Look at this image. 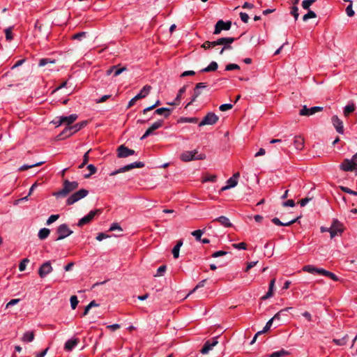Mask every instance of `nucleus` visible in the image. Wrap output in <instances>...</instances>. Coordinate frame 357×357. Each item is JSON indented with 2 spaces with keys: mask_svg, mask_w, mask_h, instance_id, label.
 Masks as SVG:
<instances>
[{
  "mask_svg": "<svg viewBox=\"0 0 357 357\" xmlns=\"http://www.w3.org/2000/svg\"><path fill=\"white\" fill-rule=\"evenodd\" d=\"M316 17H317L316 13L314 11L309 10L307 13H306L305 15H303V20L305 22V21L308 20L309 19L315 18Z\"/></svg>",
  "mask_w": 357,
  "mask_h": 357,
  "instance_id": "nucleus-41",
  "label": "nucleus"
},
{
  "mask_svg": "<svg viewBox=\"0 0 357 357\" xmlns=\"http://www.w3.org/2000/svg\"><path fill=\"white\" fill-rule=\"evenodd\" d=\"M86 125V121H82L79 123H77L73 126H71V130L72 132L74 133L77 132V131L80 130L82 128H84Z\"/></svg>",
  "mask_w": 357,
  "mask_h": 357,
  "instance_id": "nucleus-32",
  "label": "nucleus"
},
{
  "mask_svg": "<svg viewBox=\"0 0 357 357\" xmlns=\"http://www.w3.org/2000/svg\"><path fill=\"white\" fill-rule=\"evenodd\" d=\"M50 230L47 228L40 229L38 231V236L40 240H45L50 235Z\"/></svg>",
  "mask_w": 357,
  "mask_h": 357,
  "instance_id": "nucleus-30",
  "label": "nucleus"
},
{
  "mask_svg": "<svg viewBox=\"0 0 357 357\" xmlns=\"http://www.w3.org/2000/svg\"><path fill=\"white\" fill-rule=\"evenodd\" d=\"M53 271L52 266L50 261H45L41 264L38 269V275L40 278L46 277Z\"/></svg>",
  "mask_w": 357,
  "mask_h": 357,
  "instance_id": "nucleus-12",
  "label": "nucleus"
},
{
  "mask_svg": "<svg viewBox=\"0 0 357 357\" xmlns=\"http://www.w3.org/2000/svg\"><path fill=\"white\" fill-rule=\"evenodd\" d=\"M328 229L331 230V238H333L337 234H341L343 232L344 228L342 224L335 219Z\"/></svg>",
  "mask_w": 357,
  "mask_h": 357,
  "instance_id": "nucleus-8",
  "label": "nucleus"
},
{
  "mask_svg": "<svg viewBox=\"0 0 357 357\" xmlns=\"http://www.w3.org/2000/svg\"><path fill=\"white\" fill-rule=\"evenodd\" d=\"M78 185L79 183L77 181H70L68 180H65L63 183V188L60 190L53 192L52 195L56 198L65 197L70 192L77 189Z\"/></svg>",
  "mask_w": 357,
  "mask_h": 357,
  "instance_id": "nucleus-1",
  "label": "nucleus"
},
{
  "mask_svg": "<svg viewBox=\"0 0 357 357\" xmlns=\"http://www.w3.org/2000/svg\"><path fill=\"white\" fill-rule=\"evenodd\" d=\"M356 109V106L354 102L349 103L346 105L344 108V114L345 116H348L349 114L353 112Z\"/></svg>",
  "mask_w": 357,
  "mask_h": 357,
  "instance_id": "nucleus-33",
  "label": "nucleus"
},
{
  "mask_svg": "<svg viewBox=\"0 0 357 357\" xmlns=\"http://www.w3.org/2000/svg\"><path fill=\"white\" fill-rule=\"evenodd\" d=\"M29 262L28 259H24L19 264V270L20 271H24L26 268V264Z\"/></svg>",
  "mask_w": 357,
  "mask_h": 357,
  "instance_id": "nucleus-55",
  "label": "nucleus"
},
{
  "mask_svg": "<svg viewBox=\"0 0 357 357\" xmlns=\"http://www.w3.org/2000/svg\"><path fill=\"white\" fill-rule=\"evenodd\" d=\"M135 153V151L134 150L130 149L124 145H121L117 149V156L121 158H127Z\"/></svg>",
  "mask_w": 357,
  "mask_h": 357,
  "instance_id": "nucleus-13",
  "label": "nucleus"
},
{
  "mask_svg": "<svg viewBox=\"0 0 357 357\" xmlns=\"http://www.w3.org/2000/svg\"><path fill=\"white\" fill-rule=\"evenodd\" d=\"M87 169L89 170L90 172L89 174L85 175V178H89L92 174H94L97 171L96 167L92 164L89 165L87 166Z\"/></svg>",
  "mask_w": 357,
  "mask_h": 357,
  "instance_id": "nucleus-46",
  "label": "nucleus"
},
{
  "mask_svg": "<svg viewBox=\"0 0 357 357\" xmlns=\"http://www.w3.org/2000/svg\"><path fill=\"white\" fill-rule=\"evenodd\" d=\"M232 246L238 250H246V244L243 242L239 243H234L232 245Z\"/></svg>",
  "mask_w": 357,
  "mask_h": 357,
  "instance_id": "nucleus-60",
  "label": "nucleus"
},
{
  "mask_svg": "<svg viewBox=\"0 0 357 357\" xmlns=\"http://www.w3.org/2000/svg\"><path fill=\"white\" fill-rule=\"evenodd\" d=\"M350 4L346 8V13L349 17H353L355 14L354 10L352 8V2L349 1Z\"/></svg>",
  "mask_w": 357,
  "mask_h": 357,
  "instance_id": "nucleus-47",
  "label": "nucleus"
},
{
  "mask_svg": "<svg viewBox=\"0 0 357 357\" xmlns=\"http://www.w3.org/2000/svg\"><path fill=\"white\" fill-rule=\"evenodd\" d=\"M185 91H186V86H183V87H181L178 92V94L175 98V101H180L182 95L185 92Z\"/></svg>",
  "mask_w": 357,
  "mask_h": 357,
  "instance_id": "nucleus-52",
  "label": "nucleus"
},
{
  "mask_svg": "<svg viewBox=\"0 0 357 357\" xmlns=\"http://www.w3.org/2000/svg\"><path fill=\"white\" fill-rule=\"evenodd\" d=\"M77 115L75 114H70L68 116H59V123H64L67 126H71V124L77 119Z\"/></svg>",
  "mask_w": 357,
  "mask_h": 357,
  "instance_id": "nucleus-17",
  "label": "nucleus"
},
{
  "mask_svg": "<svg viewBox=\"0 0 357 357\" xmlns=\"http://www.w3.org/2000/svg\"><path fill=\"white\" fill-rule=\"evenodd\" d=\"M216 45H215V41H206L203 43L202 47L206 50V49H209V48H213Z\"/></svg>",
  "mask_w": 357,
  "mask_h": 357,
  "instance_id": "nucleus-50",
  "label": "nucleus"
},
{
  "mask_svg": "<svg viewBox=\"0 0 357 357\" xmlns=\"http://www.w3.org/2000/svg\"><path fill=\"white\" fill-rule=\"evenodd\" d=\"M72 310H75L79 303L76 296H72L70 299Z\"/></svg>",
  "mask_w": 357,
  "mask_h": 357,
  "instance_id": "nucleus-45",
  "label": "nucleus"
},
{
  "mask_svg": "<svg viewBox=\"0 0 357 357\" xmlns=\"http://www.w3.org/2000/svg\"><path fill=\"white\" fill-rule=\"evenodd\" d=\"M89 191L85 189H81L71 195L66 200L67 205H72L82 198L86 197Z\"/></svg>",
  "mask_w": 357,
  "mask_h": 357,
  "instance_id": "nucleus-4",
  "label": "nucleus"
},
{
  "mask_svg": "<svg viewBox=\"0 0 357 357\" xmlns=\"http://www.w3.org/2000/svg\"><path fill=\"white\" fill-rule=\"evenodd\" d=\"M294 144L297 150H301L304 146V140L301 137L296 136L294 138Z\"/></svg>",
  "mask_w": 357,
  "mask_h": 357,
  "instance_id": "nucleus-26",
  "label": "nucleus"
},
{
  "mask_svg": "<svg viewBox=\"0 0 357 357\" xmlns=\"http://www.w3.org/2000/svg\"><path fill=\"white\" fill-rule=\"evenodd\" d=\"M275 279L273 278L271 280V282L269 283L268 292L264 296H263L261 297L262 300H266L273 296V291H274V288H275Z\"/></svg>",
  "mask_w": 357,
  "mask_h": 357,
  "instance_id": "nucleus-21",
  "label": "nucleus"
},
{
  "mask_svg": "<svg viewBox=\"0 0 357 357\" xmlns=\"http://www.w3.org/2000/svg\"><path fill=\"white\" fill-rule=\"evenodd\" d=\"M56 234L58 236L54 238V240L60 241L69 236L73 234V231L69 229L66 224H62L57 227Z\"/></svg>",
  "mask_w": 357,
  "mask_h": 357,
  "instance_id": "nucleus-5",
  "label": "nucleus"
},
{
  "mask_svg": "<svg viewBox=\"0 0 357 357\" xmlns=\"http://www.w3.org/2000/svg\"><path fill=\"white\" fill-rule=\"evenodd\" d=\"M162 124H163V120H158L155 122H154L151 126V130H153V131L161 128L162 126Z\"/></svg>",
  "mask_w": 357,
  "mask_h": 357,
  "instance_id": "nucleus-44",
  "label": "nucleus"
},
{
  "mask_svg": "<svg viewBox=\"0 0 357 357\" xmlns=\"http://www.w3.org/2000/svg\"><path fill=\"white\" fill-rule=\"evenodd\" d=\"M270 143L271 144H275V143L280 144V149L283 151H285L288 147L290 146L291 142L287 139H273L270 141Z\"/></svg>",
  "mask_w": 357,
  "mask_h": 357,
  "instance_id": "nucleus-19",
  "label": "nucleus"
},
{
  "mask_svg": "<svg viewBox=\"0 0 357 357\" xmlns=\"http://www.w3.org/2000/svg\"><path fill=\"white\" fill-rule=\"evenodd\" d=\"M79 342V340L78 338H73L68 340L64 345V349L68 351H72L75 346Z\"/></svg>",
  "mask_w": 357,
  "mask_h": 357,
  "instance_id": "nucleus-20",
  "label": "nucleus"
},
{
  "mask_svg": "<svg viewBox=\"0 0 357 357\" xmlns=\"http://www.w3.org/2000/svg\"><path fill=\"white\" fill-rule=\"evenodd\" d=\"M289 354V351L281 349L280 351H275L269 355V357H283Z\"/></svg>",
  "mask_w": 357,
  "mask_h": 357,
  "instance_id": "nucleus-35",
  "label": "nucleus"
},
{
  "mask_svg": "<svg viewBox=\"0 0 357 357\" xmlns=\"http://www.w3.org/2000/svg\"><path fill=\"white\" fill-rule=\"evenodd\" d=\"M218 222L221 225L225 227H230L232 226V224L231 223L230 220L226 216H220L218 218H216L213 220V222Z\"/></svg>",
  "mask_w": 357,
  "mask_h": 357,
  "instance_id": "nucleus-22",
  "label": "nucleus"
},
{
  "mask_svg": "<svg viewBox=\"0 0 357 357\" xmlns=\"http://www.w3.org/2000/svg\"><path fill=\"white\" fill-rule=\"evenodd\" d=\"M324 276H327V277L330 278L333 281H337L338 280L337 276L336 275H335L333 273L330 272L328 271H326V274H325Z\"/></svg>",
  "mask_w": 357,
  "mask_h": 357,
  "instance_id": "nucleus-62",
  "label": "nucleus"
},
{
  "mask_svg": "<svg viewBox=\"0 0 357 357\" xmlns=\"http://www.w3.org/2000/svg\"><path fill=\"white\" fill-rule=\"evenodd\" d=\"M34 337L35 335L33 331H28L23 335L22 337V341L24 342H31L33 340Z\"/></svg>",
  "mask_w": 357,
  "mask_h": 357,
  "instance_id": "nucleus-29",
  "label": "nucleus"
},
{
  "mask_svg": "<svg viewBox=\"0 0 357 357\" xmlns=\"http://www.w3.org/2000/svg\"><path fill=\"white\" fill-rule=\"evenodd\" d=\"M331 120L333 125L335 128L336 131L340 134H342L344 132L342 121L340 120L337 116H333Z\"/></svg>",
  "mask_w": 357,
  "mask_h": 357,
  "instance_id": "nucleus-18",
  "label": "nucleus"
},
{
  "mask_svg": "<svg viewBox=\"0 0 357 357\" xmlns=\"http://www.w3.org/2000/svg\"><path fill=\"white\" fill-rule=\"evenodd\" d=\"M340 169L344 172L357 170V154H354L351 159H344L340 165Z\"/></svg>",
  "mask_w": 357,
  "mask_h": 357,
  "instance_id": "nucleus-3",
  "label": "nucleus"
},
{
  "mask_svg": "<svg viewBox=\"0 0 357 357\" xmlns=\"http://www.w3.org/2000/svg\"><path fill=\"white\" fill-rule=\"evenodd\" d=\"M219 118L213 112H208L200 121L199 126L202 127L205 125H214L217 123Z\"/></svg>",
  "mask_w": 357,
  "mask_h": 357,
  "instance_id": "nucleus-9",
  "label": "nucleus"
},
{
  "mask_svg": "<svg viewBox=\"0 0 357 357\" xmlns=\"http://www.w3.org/2000/svg\"><path fill=\"white\" fill-rule=\"evenodd\" d=\"M279 320L280 319V314H275V316L271 318L266 324V326L264 327V332H268L270 329V328L271 327L274 321L275 320Z\"/></svg>",
  "mask_w": 357,
  "mask_h": 357,
  "instance_id": "nucleus-31",
  "label": "nucleus"
},
{
  "mask_svg": "<svg viewBox=\"0 0 357 357\" xmlns=\"http://www.w3.org/2000/svg\"><path fill=\"white\" fill-rule=\"evenodd\" d=\"M303 271L314 274L316 273L317 267H314L312 265H306L303 268Z\"/></svg>",
  "mask_w": 357,
  "mask_h": 357,
  "instance_id": "nucleus-42",
  "label": "nucleus"
},
{
  "mask_svg": "<svg viewBox=\"0 0 357 357\" xmlns=\"http://www.w3.org/2000/svg\"><path fill=\"white\" fill-rule=\"evenodd\" d=\"M204 229H197L193 231L191 234L195 238L196 241H200L202 234L204 233Z\"/></svg>",
  "mask_w": 357,
  "mask_h": 357,
  "instance_id": "nucleus-37",
  "label": "nucleus"
},
{
  "mask_svg": "<svg viewBox=\"0 0 357 357\" xmlns=\"http://www.w3.org/2000/svg\"><path fill=\"white\" fill-rule=\"evenodd\" d=\"M240 17H241V20L244 22V23H248V20H249V16L246 13H240Z\"/></svg>",
  "mask_w": 357,
  "mask_h": 357,
  "instance_id": "nucleus-63",
  "label": "nucleus"
},
{
  "mask_svg": "<svg viewBox=\"0 0 357 357\" xmlns=\"http://www.w3.org/2000/svg\"><path fill=\"white\" fill-rule=\"evenodd\" d=\"M151 87L149 85L144 86L139 93L135 96V99L139 100L145 98L150 92Z\"/></svg>",
  "mask_w": 357,
  "mask_h": 357,
  "instance_id": "nucleus-24",
  "label": "nucleus"
},
{
  "mask_svg": "<svg viewBox=\"0 0 357 357\" xmlns=\"http://www.w3.org/2000/svg\"><path fill=\"white\" fill-rule=\"evenodd\" d=\"M298 219V218H294V219H293L290 221L286 222H281L279 218H273L271 220V221L273 223H274L275 225H276L278 226H290L292 224L295 223Z\"/></svg>",
  "mask_w": 357,
  "mask_h": 357,
  "instance_id": "nucleus-23",
  "label": "nucleus"
},
{
  "mask_svg": "<svg viewBox=\"0 0 357 357\" xmlns=\"http://www.w3.org/2000/svg\"><path fill=\"white\" fill-rule=\"evenodd\" d=\"M291 14L294 16L295 20H298L299 13H298V8L297 6H294L291 8Z\"/></svg>",
  "mask_w": 357,
  "mask_h": 357,
  "instance_id": "nucleus-56",
  "label": "nucleus"
},
{
  "mask_svg": "<svg viewBox=\"0 0 357 357\" xmlns=\"http://www.w3.org/2000/svg\"><path fill=\"white\" fill-rule=\"evenodd\" d=\"M316 0H303L302 7L305 10H309L310 6L315 2Z\"/></svg>",
  "mask_w": 357,
  "mask_h": 357,
  "instance_id": "nucleus-43",
  "label": "nucleus"
},
{
  "mask_svg": "<svg viewBox=\"0 0 357 357\" xmlns=\"http://www.w3.org/2000/svg\"><path fill=\"white\" fill-rule=\"evenodd\" d=\"M59 218V214H56V215H51L47 220V222L46 224L47 225H51L52 223L54 222L56 220H57Z\"/></svg>",
  "mask_w": 357,
  "mask_h": 357,
  "instance_id": "nucleus-49",
  "label": "nucleus"
},
{
  "mask_svg": "<svg viewBox=\"0 0 357 357\" xmlns=\"http://www.w3.org/2000/svg\"><path fill=\"white\" fill-rule=\"evenodd\" d=\"M100 212L101 211L100 209L91 211L86 215L84 216L78 221L77 226L81 227L86 224H89V222H91L92 221V220L94 218V217L97 214H100Z\"/></svg>",
  "mask_w": 357,
  "mask_h": 357,
  "instance_id": "nucleus-7",
  "label": "nucleus"
},
{
  "mask_svg": "<svg viewBox=\"0 0 357 357\" xmlns=\"http://www.w3.org/2000/svg\"><path fill=\"white\" fill-rule=\"evenodd\" d=\"M183 245V241L179 240L176 243V244L174 245V247L172 249V255L174 259H177L179 257V250L181 247Z\"/></svg>",
  "mask_w": 357,
  "mask_h": 357,
  "instance_id": "nucleus-27",
  "label": "nucleus"
},
{
  "mask_svg": "<svg viewBox=\"0 0 357 357\" xmlns=\"http://www.w3.org/2000/svg\"><path fill=\"white\" fill-rule=\"evenodd\" d=\"M235 40L234 38L227 37V38H220L217 40H215V45H223L225 48H231V43Z\"/></svg>",
  "mask_w": 357,
  "mask_h": 357,
  "instance_id": "nucleus-16",
  "label": "nucleus"
},
{
  "mask_svg": "<svg viewBox=\"0 0 357 357\" xmlns=\"http://www.w3.org/2000/svg\"><path fill=\"white\" fill-rule=\"evenodd\" d=\"M126 70V67L119 68L118 66H116V68L114 70V76L116 77L122 73L123 71Z\"/></svg>",
  "mask_w": 357,
  "mask_h": 357,
  "instance_id": "nucleus-54",
  "label": "nucleus"
},
{
  "mask_svg": "<svg viewBox=\"0 0 357 357\" xmlns=\"http://www.w3.org/2000/svg\"><path fill=\"white\" fill-rule=\"evenodd\" d=\"M181 121L183 123H196L197 119L195 117H184L181 118Z\"/></svg>",
  "mask_w": 357,
  "mask_h": 357,
  "instance_id": "nucleus-58",
  "label": "nucleus"
},
{
  "mask_svg": "<svg viewBox=\"0 0 357 357\" xmlns=\"http://www.w3.org/2000/svg\"><path fill=\"white\" fill-rule=\"evenodd\" d=\"M213 347L211 345L210 341H206L201 350L202 354H206L211 351Z\"/></svg>",
  "mask_w": 357,
  "mask_h": 357,
  "instance_id": "nucleus-36",
  "label": "nucleus"
},
{
  "mask_svg": "<svg viewBox=\"0 0 357 357\" xmlns=\"http://www.w3.org/2000/svg\"><path fill=\"white\" fill-rule=\"evenodd\" d=\"M43 163V162H37V163L29 165H22L20 168V170H26V169H28L29 168H31V167H36V166H39V165H42Z\"/></svg>",
  "mask_w": 357,
  "mask_h": 357,
  "instance_id": "nucleus-53",
  "label": "nucleus"
},
{
  "mask_svg": "<svg viewBox=\"0 0 357 357\" xmlns=\"http://www.w3.org/2000/svg\"><path fill=\"white\" fill-rule=\"evenodd\" d=\"M217 176L215 175H208L204 178L203 182H215Z\"/></svg>",
  "mask_w": 357,
  "mask_h": 357,
  "instance_id": "nucleus-57",
  "label": "nucleus"
},
{
  "mask_svg": "<svg viewBox=\"0 0 357 357\" xmlns=\"http://www.w3.org/2000/svg\"><path fill=\"white\" fill-rule=\"evenodd\" d=\"M231 26V21L224 22L223 20H220L215 24L213 33L217 35L219 34L222 30L228 31L230 29Z\"/></svg>",
  "mask_w": 357,
  "mask_h": 357,
  "instance_id": "nucleus-11",
  "label": "nucleus"
},
{
  "mask_svg": "<svg viewBox=\"0 0 357 357\" xmlns=\"http://www.w3.org/2000/svg\"><path fill=\"white\" fill-rule=\"evenodd\" d=\"M172 109L167 107H160L155 110L154 114L163 115L165 118L169 116Z\"/></svg>",
  "mask_w": 357,
  "mask_h": 357,
  "instance_id": "nucleus-25",
  "label": "nucleus"
},
{
  "mask_svg": "<svg viewBox=\"0 0 357 357\" xmlns=\"http://www.w3.org/2000/svg\"><path fill=\"white\" fill-rule=\"evenodd\" d=\"M144 166V164L142 162H132V163H130L129 165H125V166L119 168L117 170L112 172L109 174V175L110 176H115L117 174L123 173V172H128V171H129V170H130L132 169H134V168H142Z\"/></svg>",
  "mask_w": 357,
  "mask_h": 357,
  "instance_id": "nucleus-6",
  "label": "nucleus"
},
{
  "mask_svg": "<svg viewBox=\"0 0 357 357\" xmlns=\"http://www.w3.org/2000/svg\"><path fill=\"white\" fill-rule=\"evenodd\" d=\"M233 107V105L231 104H229V103H225V104H222L220 106L219 109L220 111L222 112H225V111H227V110H229L230 109H231Z\"/></svg>",
  "mask_w": 357,
  "mask_h": 357,
  "instance_id": "nucleus-59",
  "label": "nucleus"
},
{
  "mask_svg": "<svg viewBox=\"0 0 357 357\" xmlns=\"http://www.w3.org/2000/svg\"><path fill=\"white\" fill-rule=\"evenodd\" d=\"M166 271V266H160L158 270H157V273L155 276H160V275H162V274L165 272Z\"/></svg>",
  "mask_w": 357,
  "mask_h": 357,
  "instance_id": "nucleus-64",
  "label": "nucleus"
},
{
  "mask_svg": "<svg viewBox=\"0 0 357 357\" xmlns=\"http://www.w3.org/2000/svg\"><path fill=\"white\" fill-rule=\"evenodd\" d=\"M86 33L84 31L79 32L73 36V39L77 40H82L85 36Z\"/></svg>",
  "mask_w": 357,
  "mask_h": 357,
  "instance_id": "nucleus-48",
  "label": "nucleus"
},
{
  "mask_svg": "<svg viewBox=\"0 0 357 357\" xmlns=\"http://www.w3.org/2000/svg\"><path fill=\"white\" fill-rule=\"evenodd\" d=\"M218 65L217 62L212 61L210 63V64L207 67L202 69L200 70V72L201 73H208V72H211V71H215L218 69Z\"/></svg>",
  "mask_w": 357,
  "mask_h": 357,
  "instance_id": "nucleus-28",
  "label": "nucleus"
},
{
  "mask_svg": "<svg viewBox=\"0 0 357 357\" xmlns=\"http://www.w3.org/2000/svg\"><path fill=\"white\" fill-rule=\"evenodd\" d=\"M323 109V107L314 106L311 108H307L306 105H304L300 110L299 114L301 116H311L316 112H320Z\"/></svg>",
  "mask_w": 357,
  "mask_h": 357,
  "instance_id": "nucleus-15",
  "label": "nucleus"
},
{
  "mask_svg": "<svg viewBox=\"0 0 357 357\" xmlns=\"http://www.w3.org/2000/svg\"><path fill=\"white\" fill-rule=\"evenodd\" d=\"M341 190L343 192L348 193L349 195H357V191L352 190L347 187H341Z\"/></svg>",
  "mask_w": 357,
  "mask_h": 357,
  "instance_id": "nucleus-61",
  "label": "nucleus"
},
{
  "mask_svg": "<svg viewBox=\"0 0 357 357\" xmlns=\"http://www.w3.org/2000/svg\"><path fill=\"white\" fill-rule=\"evenodd\" d=\"M206 88H207V85L206 83H204V82L197 83L194 88L191 100L187 104L186 107L188 106H189L190 105L192 104L196 100V99L201 95L202 89H206Z\"/></svg>",
  "mask_w": 357,
  "mask_h": 357,
  "instance_id": "nucleus-10",
  "label": "nucleus"
},
{
  "mask_svg": "<svg viewBox=\"0 0 357 357\" xmlns=\"http://www.w3.org/2000/svg\"><path fill=\"white\" fill-rule=\"evenodd\" d=\"M238 69H240V66L236 63H229L225 66V70L227 71Z\"/></svg>",
  "mask_w": 357,
  "mask_h": 357,
  "instance_id": "nucleus-51",
  "label": "nucleus"
},
{
  "mask_svg": "<svg viewBox=\"0 0 357 357\" xmlns=\"http://www.w3.org/2000/svg\"><path fill=\"white\" fill-rule=\"evenodd\" d=\"M13 28V26H9V27L6 28L4 31L5 35H6V39L8 41H10L13 38V33H12Z\"/></svg>",
  "mask_w": 357,
  "mask_h": 357,
  "instance_id": "nucleus-39",
  "label": "nucleus"
},
{
  "mask_svg": "<svg viewBox=\"0 0 357 357\" xmlns=\"http://www.w3.org/2000/svg\"><path fill=\"white\" fill-rule=\"evenodd\" d=\"M180 158L183 162H190L192 160H201L206 158L204 153H199L197 150L185 151L183 152Z\"/></svg>",
  "mask_w": 357,
  "mask_h": 357,
  "instance_id": "nucleus-2",
  "label": "nucleus"
},
{
  "mask_svg": "<svg viewBox=\"0 0 357 357\" xmlns=\"http://www.w3.org/2000/svg\"><path fill=\"white\" fill-rule=\"evenodd\" d=\"M240 177V173H235L227 181L226 185L221 188L222 191L229 190L231 188H234L238 183V178Z\"/></svg>",
  "mask_w": 357,
  "mask_h": 357,
  "instance_id": "nucleus-14",
  "label": "nucleus"
},
{
  "mask_svg": "<svg viewBox=\"0 0 357 357\" xmlns=\"http://www.w3.org/2000/svg\"><path fill=\"white\" fill-rule=\"evenodd\" d=\"M55 61L49 58H43L39 60L38 66L40 67L45 66L49 63H54Z\"/></svg>",
  "mask_w": 357,
  "mask_h": 357,
  "instance_id": "nucleus-38",
  "label": "nucleus"
},
{
  "mask_svg": "<svg viewBox=\"0 0 357 357\" xmlns=\"http://www.w3.org/2000/svg\"><path fill=\"white\" fill-rule=\"evenodd\" d=\"M348 337V335H346L341 339H333V342L340 346L344 345L347 342Z\"/></svg>",
  "mask_w": 357,
  "mask_h": 357,
  "instance_id": "nucleus-40",
  "label": "nucleus"
},
{
  "mask_svg": "<svg viewBox=\"0 0 357 357\" xmlns=\"http://www.w3.org/2000/svg\"><path fill=\"white\" fill-rule=\"evenodd\" d=\"M73 135L71 127L67 126L60 134L61 138H66Z\"/></svg>",
  "mask_w": 357,
  "mask_h": 357,
  "instance_id": "nucleus-34",
  "label": "nucleus"
}]
</instances>
